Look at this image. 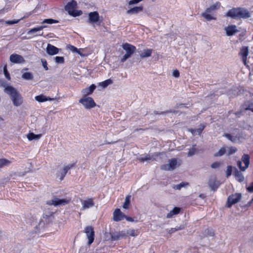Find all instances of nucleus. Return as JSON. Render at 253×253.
Returning a JSON list of instances; mask_svg holds the SVG:
<instances>
[{"mask_svg": "<svg viewBox=\"0 0 253 253\" xmlns=\"http://www.w3.org/2000/svg\"><path fill=\"white\" fill-rule=\"evenodd\" d=\"M7 94L10 96L13 105L15 106H19L23 103V98L15 88H8Z\"/></svg>", "mask_w": 253, "mask_h": 253, "instance_id": "1", "label": "nucleus"}, {"mask_svg": "<svg viewBox=\"0 0 253 253\" xmlns=\"http://www.w3.org/2000/svg\"><path fill=\"white\" fill-rule=\"evenodd\" d=\"M220 6L219 2L211 5L209 7L207 8L204 12L201 14L202 16L205 18L207 21L211 20H216V18L212 16V13L214 11L218 9Z\"/></svg>", "mask_w": 253, "mask_h": 253, "instance_id": "2", "label": "nucleus"}, {"mask_svg": "<svg viewBox=\"0 0 253 253\" xmlns=\"http://www.w3.org/2000/svg\"><path fill=\"white\" fill-rule=\"evenodd\" d=\"M122 46L123 49L126 52V53L121 59V62L124 63L133 55L135 52L136 47L134 45L128 43L123 44Z\"/></svg>", "mask_w": 253, "mask_h": 253, "instance_id": "3", "label": "nucleus"}, {"mask_svg": "<svg viewBox=\"0 0 253 253\" xmlns=\"http://www.w3.org/2000/svg\"><path fill=\"white\" fill-rule=\"evenodd\" d=\"M181 163V161L180 159L172 158L169 160L168 164L162 165L161 169L164 170L172 171L179 167Z\"/></svg>", "mask_w": 253, "mask_h": 253, "instance_id": "4", "label": "nucleus"}, {"mask_svg": "<svg viewBox=\"0 0 253 253\" xmlns=\"http://www.w3.org/2000/svg\"><path fill=\"white\" fill-rule=\"evenodd\" d=\"M71 200L70 199H60L56 197H54L51 200L46 202V204L49 206H54L55 207L65 206L68 204Z\"/></svg>", "mask_w": 253, "mask_h": 253, "instance_id": "5", "label": "nucleus"}, {"mask_svg": "<svg viewBox=\"0 0 253 253\" xmlns=\"http://www.w3.org/2000/svg\"><path fill=\"white\" fill-rule=\"evenodd\" d=\"M54 214V212L53 211H49L48 209L45 210L42 217L41 219L39 225L42 226L45 223L50 222L53 218Z\"/></svg>", "mask_w": 253, "mask_h": 253, "instance_id": "6", "label": "nucleus"}, {"mask_svg": "<svg viewBox=\"0 0 253 253\" xmlns=\"http://www.w3.org/2000/svg\"><path fill=\"white\" fill-rule=\"evenodd\" d=\"M79 102L86 109L93 108L96 105L95 102L90 97H84L79 100Z\"/></svg>", "mask_w": 253, "mask_h": 253, "instance_id": "7", "label": "nucleus"}, {"mask_svg": "<svg viewBox=\"0 0 253 253\" xmlns=\"http://www.w3.org/2000/svg\"><path fill=\"white\" fill-rule=\"evenodd\" d=\"M242 195L240 193H236L229 196L227 199V207L230 208L232 205L237 203L241 199Z\"/></svg>", "mask_w": 253, "mask_h": 253, "instance_id": "8", "label": "nucleus"}, {"mask_svg": "<svg viewBox=\"0 0 253 253\" xmlns=\"http://www.w3.org/2000/svg\"><path fill=\"white\" fill-rule=\"evenodd\" d=\"M85 233L88 239V244L90 245L94 241V232L93 228L91 226H88L85 228Z\"/></svg>", "mask_w": 253, "mask_h": 253, "instance_id": "9", "label": "nucleus"}, {"mask_svg": "<svg viewBox=\"0 0 253 253\" xmlns=\"http://www.w3.org/2000/svg\"><path fill=\"white\" fill-rule=\"evenodd\" d=\"M239 54L242 57V60L245 66H248L247 63V58L249 54L248 47L246 46H243L241 48Z\"/></svg>", "mask_w": 253, "mask_h": 253, "instance_id": "10", "label": "nucleus"}, {"mask_svg": "<svg viewBox=\"0 0 253 253\" xmlns=\"http://www.w3.org/2000/svg\"><path fill=\"white\" fill-rule=\"evenodd\" d=\"M9 60L13 63H23L25 62L24 58L20 55L14 53L10 56Z\"/></svg>", "mask_w": 253, "mask_h": 253, "instance_id": "11", "label": "nucleus"}, {"mask_svg": "<svg viewBox=\"0 0 253 253\" xmlns=\"http://www.w3.org/2000/svg\"><path fill=\"white\" fill-rule=\"evenodd\" d=\"M77 5V2L74 0H72L67 4L65 7V9L68 12L70 15H74L73 10L76 8Z\"/></svg>", "mask_w": 253, "mask_h": 253, "instance_id": "12", "label": "nucleus"}, {"mask_svg": "<svg viewBox=\"0 0 253 253\" xmlns=\"http://www.w3.org/2000/svg\"><path fill=\"white\" fill-rule=\"evenodd\" d=\"M239 7L238 8H232L230 9L225 14L227 17H230L233 19H239Z\"/></svg>", "mask_w": 253, "mask_h": 253, "instance_id": "13", "label": "nucleus"}, {"mask_svg": "<svg viewBox=\"0 0 253 253\" xmlns=\"http://www.w3.org/2000/svg\"><path fill=\"white\" fill-rule=\"evenodd\" d=\"M224 30L227 36H231L235 35L239 32V30L237 29V26L235 25L228 26L225 28Z\"/></svg>", "mask_w": 253, "mask_h": 253, "instance_id": "14", "label": "nucleus"}, {"mask_svg": "<svg viewBox=\"0 0 253 253\" xmlns=\"http://www.w3.org/2000/svg\"><path fill=\"white\" fill-rule=\"evenodd\" d=\"M125 215L121 212L119 209H117L113 213V219L115 221H119L125 218Z\"/></svg>", "mask_w": 253, "mask_h": 253, "instance_id": "15", "label": "nucleus"}, {"mask_svg": "<svg viewBox=\"0 0 253 253\" xmlns=\"http://www.w3.org/2000/svg\"><path fill=\"white\" fill-rule=\"evenodd\" d=\"M239 19H246L251 17L250 12L246 9L239 7Z\"/></svg>", "mask_w": 253, "mask_h": 253, "instance_id": "16", "label": "nucleus"}, {"mask_svg": "<svg viewBox=\"0 0 253 253\" xmlns=\"http://www.w3.org/2000/svg\"><path fill=\"white\" fill-rule=\"evenodd\" d=\"M99 19V14L97 11H94L89 13L88 20L89 22L93 24L98 21Z\"/></svg>", "mask_w": 253, "mask_h": 253, "instance_id": "17", "label": "nucleus"}, {"mask_svg": "<svg viewBox=\"0 0 253 253\" xmlns=\"http://www.w3.org/2000/svg\"><path fill=\"white\" fill-rule=\"evenodd\" d=\"M96 88V86L94 84H92L88 87H86L85 88L83 89L81 91V93L84 97H87L86 96L88 95H90L92 94L93 91Z\"/></svg>", "mask_w": 253, "mask_h": 253, "instance_id": "18", "label": "nucleus"}, {"mask_svg": "<svg viewBox=\"0 0 253 253\" xmlns=\"http://www.w3.org/2000/svg\"><path fill=\"white\" fill-rule=\"evenodd\" d=\"M219 185V183L217 181L214 177H211L209 181V186L212 190L215 191Z\"/></svg>", "mask_w": 253, "mask_h": 253, "instance_id": "19", "label": "nucleus"}, {"mask_svg": "<svg viewBox=\"0 0 253 253\" xmlns=\"http://www.w3.org/2000/svg\"><path fill=\"white\" fill-rule=\"evenodd\" d=\"M59 49L50 44H48L46 47V52L50 55L56 54L58 53Z\"/></svg>", "mask_w": 253, "mask_h": 253, "instance_id": "20", "label": "nucleus"}, {"mask_svg": "<svg viewBox=\"0 0 253 253\" xmlns=\"http://www.w3.org/2000/svg\"><path fill=\"white\" fill-rule=\"evenodd\" d=\"M83 204L82 210H84L86 209H88L94 206V202L93 199H88L82 201Z\"/></svg>", "mask_w": 253, "mask_h": 253, "instance_id": "21", "label": "nucleus"}, {"mask_svg": "<svg viewBox=\"0 0 253 253\" xmlns=\"http://www.w3.org/2000/svg\"><path fill=\"white\" fill-rule=\"evenodd\" d=\"M234 175L236 178L240 182H243L244 181L245 178L243 173L241 171H239L236 168H234Z\"/></svg>", "mask_w": 253, "mask_h": 253, "instance_id": "22", "label": "nucleus"}, {"mask_svg": "<svg viewBox=\"0 0 253 253\" xmlns=\"http://www.w3.org/2000/svg\"><path fill=\"white\" fill-rule=\"evenodd\" d=\"M242 161L245 164V169H243V171H245L250 165V156L248 154H244L242 157Z\"/></svg>", "mask_w": 253, "mask_h": 253, "instance_id": "23", "label": "nucleus"}, {"mask_svg": "<svg viewBox=\"0 0 253 253\" xmlns=\"http://www.w3.org/2000/svg\"><path fill=\"white\" fill-rule=\"evenodd\" d=\"M35 99L36 101H37L39 102H43L48 101V100L52 101L54 99L49 98V97H46L44 95H43L42 94H41L40 95L36 96L35 97Z\"/></svg>", "mask_w": 253, "mask_h": 253, "instance_id": "24", "label": "nucleus"}, {"mask_svg": "<svg viewBox=\"0 0 253 253\" xmlns=\"http://www.w3.org/2000/svg\"><path fill=\"white\" fill-rule=\"evenodd\" d=\"M152 53V49H145L140 54V58L142 59V58L150 57L151 56Z\"/></svg>", "mask_w": 253, "mask_h": 253, "instance_id": "25", "label": "nucleus"}, {"mask_svg": "<svg viewBox=\"0 0 253 253\" xmlns=\"http://www.w3.org/2000/svg\"><path fill=\"white\" fill-rule=\"evenodd\" d=\"M205 127V125H201L197 129H191L189 130V131L192 133V134H199L200 135L203 129Z\"/></svg>", "mask_w": 253, "mask_h": 253, "instance_id": "26", "label": "nucleus"}, {"mask_svg": "<svg viewBox=\"0 0 253 253\" xmlns=\"http://www.w3.org/2000/svg\"><path fill=\"white\" fill-rule=\"evenodd\" d=\"M46 27V26L42 25L39 27H36V28L31 29L27 32V34L28 35H32L38 31H40L43 30L44 28H45Z\"/></svg>", "mask_w": 253, "mask_h": 253, "instance_id": "27", "label": "nucleus"}, {"mask_svg": "<svg viewBox=\"0 0 253 253\" xmlns=\"http://www.w3.org/2000/svg\"><path fill=\"white\" fill-rule=\"evenodd\" d=\"M42 137V134H35L33 132H30L27 135L28 139L30 141L33 140H38Z\"/></svg>", "mask_w": 253, "mask_h": 253, "instance_id": "28", "label": "nucleus"}, {"mask_svg": "<svg viewBox=\"0 0 253 253\" xmlns=\"http://www.w3.org/2000/svg\"><path fill=\"white\" fill-rule=\"evenodd\" d=\"M180 209L177 207H174L172 210L170 211L167 215V218H171L174 215L179 213Z\"/></svg>", "mask_w": 253, "mask_h": 253, "instance_id": "29", "label": "nucleus"}, {"mask_svg": "<svg viewBox=\"0 0 253 253\" xmlns=\"http://www.w3.org/2000/svg\"><path fill=\"white\" fill-rule=\"evenodd\" d=\"M143 7L141 6H136L131 8L127 11V14H136L139 12L142 11Z\"/></svg>", "mask_w": 253, "mask_h": 253, "instance_id": "30", "label": "nucleus"}, {"mask_svg": "<svg viewBox=\"0 0 253 253\" xmlns=\"http://www.w3.org/2000/svg\"><path fill=\"white\" fill-rule=\"evenodd\" d=\"M0 86L4 88V91L7 94L8 92V91H7L8 88H14L12 86L8 85L5 82L2 80H0Z\"/></svg>", "mask_w": 253, "mask_h": 253, "instance_id": "31", "label": "nucleus"}, {"mask_svg": "<svg viewBox=\"0 0 253 253\" xmlns=\"http://www.w3.org/2000/svg\"><path fill=\"white\" fill-rule=\"evenodd\" d=\"M11 164V161L5 159H0V169L5 166H8Z\"/></svg>", "mask_w": 253, "mask_h": 253, "instance_id": "32", "label": "nucleus"}, {"mask_svg": "<svg viewBox=\"0 0 253 253\" xmlns=\"http://www.w3.org/2000/svg\"><path fill=\"white\" fill-rule=\"evenodd\" d=\"M22 78L25 80H32L33 76L31 72H25L22 74Z\"/></svg>", "mask_w": 253, "mask_h": 253, "instance_id": "33", "label": "nucleus"}, {"mask_svg": "<svg viewBox=\"0 0 253 253\" xmlns=\"http://www.w3.org/2000/svg\"><path fill=\"white\" fill-rule=\"evenodd\" d=\"M74 166V164H72L70 165H68L65 166L63 170V172H61L62 176L60 178L61 180H62L65 176V174L67 173L68 170H69L72 167H73Z\"/></svg>", "mask_w": 253, "mask_h": 253, "instance_id": "34", "label": "nucleus"}, {"mask_svg": "<svg viewBox=\"0 0 253 253\" xmlns=\"http://www.w3.org/2000/svg\"><path fill=\"white\" fill-rule=\"evenodd\" d=\"M131 196L127 195L125 198V201L123 204V207L124 209H127L130 205Z\"/></svg>", "mask_w": 253, "mask_h": 253, "instance_id": "35", "label": "nucleus"}, {"mask_svg": "<svg viewBox=\"0 0 253 253\" xmlns=\"http://www.w3.org/2000/svg\"><path fill=\"white\" fill-rule=\"evenodd\" d=\"M113 83L111 79H108L99 83V85L102 86L103 88L106 87L108 85L112 84Z\"/></svg>", "mask_w": 253, "mask_h": 253, "instance_id": "36", "label": "nucleus"}, {"mask_svg": "<svg viewBox=\"0 0 253 253\" xmlns=\"http://www.w3.org/2000/svg\"><path fill=\"white\" fill-rule=\"evenodd\" d=\"M58 23V21L56 20H54L53 19H45L43 20L42 22V24H52L54 23Z\"/></svg>", "mask_w": 253, "mask_h": 253, "instance_id": "37", "label": "nucleus"}, {"mask_svg": "<svg viewBox=\"0 0 253 253\" xmlns=\"http://www.w3.org/2000/svg\"><path fill=\"white\" fill-rule=\"evenodd\" d=\"M184 228H185V226L184 225H181L177 227L171 228L170 229H169V234H172V233L176 232V231L182 230V229H184Z\"/></svg>", "mask_w": 253, "mask_h": 253, "instance_id": "38", "label": "nucleus"}, {"mask_svg": "<svg viewBox=\"0 0 253 253\" xmlns=\"http://www.w3.org/2000/svg\"><path fill=\"white\" fill-rule=\"evenodd\" d=\"M188 184H189L187 182H182L179 184L174 185L173 188L176 190H180L182 187L187 186Z\"/></svg>", "mask_w": 253, "mask_h": 253, "instance_id": "39", "label": "nucleus"}, {"mask_svg": "<svg viewBox=\"0 0 253 253\" xmlns=\"http://www.w3.org/2000/svg\"><path fill=\"white\" fill-rule=\"evenodd\" d=\"M110 235V239L112 241H116L121 239L119 233L114 234H109Z\"/></svg>", "mask_w": 253, "mask_h": 253, "instance_id": "40", "label": "nucleus"}, {"mask_svg": "<svg viewBox=\"0 0 253 253\" xmlns=\"http://www.w3.org/2000/svg\"><path fill=\"white\" fill-rule=\"evenodd\" d=\"M226 152V149L224 147L221 148L217 152L215 153V157H220L223 155Z\"/></svg>", "mask_w": 253, "mask_h": 253, "instance_id": "41", "label": "nucleus"}, {"mask_svg": "<svg viewBox=\"0 0 253 253\" xmlns=\"http://www.w3.org/2000/svg\"><path fill=\"white\" fill-rule=\"evenodd\" d=\"M55 62L57 64H63L64 62V58L61 56H56L54 58Z\"/></svg>", "mask_w": 253, "mask_h": 253, "instance_id": "42", "label": "nucleus"}, {"mask_svg": "<svg viewBox=\"0 0 253 253\" xmlns=\"http://www.w3.org/2000/svg\"><path fill=\"white\" fill-rule=\"evenodd\" d=\"M138 160L140 162H143L144 161H147L151 160H152V158H151L149 155H147V156H145V157H140L138 158Z\"/></svg>", "mask_w": 253, "mask_h": 253, "instance_id": "43", "label": "nucleus"}, {"mask_svg": "<svg viewBox=\"0 0 253 253\" xmlns=\"http://www.w3.org/2000/svg\"><path fill=\"white\" fill-rule=\"evenodd\" d=\"M3 72H4V74L5 75V78L8 80H10V75H9V74L8 73V72L7 70V66L6 65H5L3 67Z\"/></svg>", "mask_w": 253, "mask_h": 253, "instance_id": "44", "label": "nucleus"}, {"mask_svg": "<svg viewBox=\"0 0 253 253\" xmlns=\"http://www.w3.org/2000/svg\"><path fill=\"white\" fill-rule=\"evenodd\" d=\"M127 236L128 235L134 237L136 235L135 230L134 229H129L126 230Z\"/></svg>", "mask_w": 253, "mask_h": 253, "instance_id": "45", "label": "nucleus"}, {"mask_svg": "<svg viewBox=\"0 0 253 253\" xmlns=\"http://www.w3.org/2000/svg\"><path fill=\"white\" fill-rule=\"evenodd\" d=\"M237 151V149L235 147H231L229 148L228 151V155H230L232 154L236 153Z\"/></svg>", "mask_w": 253, "mask_h": 253, "instance_id": "46", "label": "nucleus"}, {"mask_svg": "<svg viewBox=\"0 0 253 253\" xmlns=\"http://www.w3.org/2000/svg\"><path fill=\"white\" fill-rule=\"evenodd\" d=\"M232 167L231 166H228L227 167V170L226 171L227 177H228L229 176L231 175V173H232Z\"/></svg>", "mask_w": 253, "mask_h": 253, "instance_id": "47", "label": "nucleus"}, {"mask_svg": "<svg viewBox=\"0 0 253 253\" xmlns=\"http://www.w3.org/2000/svg\"><path fill=\"white\" fill-rule=\"evenodd\" d=\"M169 113L177 114L178 113V111H175L174 110H167V111H165L161 112L160 114H162V115H166V114H167L168 113Z\"/></svg>", "mask_w": 253, "mask_h": 253, "instance_id": "48", "label": "nucleus"}, {"mask_svg": "<svg viewBox=\"0 0 253 253\" xmlns=\"http://www.w3.org/2000/svg\"><path fill=\"white\" fill-rule=\"evenodd\" d=\"M41 62L42 63V66L45 70L47 71L48 70V67H47V63L45 59H42L41 60Z\"/></svg>", "mask_w": 253, "mask_h": 253, "instance_id": "49", "label": "nucleus"}, {"mask_svg": "<svg viewBox=\"0 0 253 253\" xmlns=\"http://www.w3.org/2000/svg\"><path fill=\"white\" fill-rule=\"evenodd\" d=\"M225 136L232 142H235L236 138L231 136L230 134L226 133Z\"/></svg>", "mask_w": 253, "mask_h": 253, "instance_id": "50", "label": "nucleus"}, {"mask_svg": "<svg viewBox=\"0 0 253 253\" xmlns=\"http://www.w3.org/2000/svg\"><path fill=\"white\" fill-rule=\"evenodd\" d=\"M118 233L121 238L127 236L126 230H123Z\"/></svg>", "mask_w": 253, "mask_h": 253, "instance_id": "51", "label": "nucleus"}, {"mask_svg": "<svg viewBox=\"0 0 253 253\" xmlns=\"http://www.w3.org/2000/svg\"><path fill=\"white\" fill-rule=\"evenodd\" d=\"M20 20H10L7 21L6 22V24L8 25H12L14 24H16L19 22Z\"/></svg>", "mask_w": 253, "mask_h": 253, "instance_id": "52", "label": "nucleus"}, {"mask_svg": "<svg viewBox=\"0 0 253 253\" xmlns=\"http://www.w3.org/2000/svg\"><path fill=\"white\" fill-rule=\"evenodd\" d=\"M195 153V149L194 148H192L189 150V151L187 154V156L188 157H191L194 155Z\"/></svg>", "mask_w": 253, "mask_h": 253, "instance_id": "53", "label": "nucleus"}, {"mask_svg": "<svg viewBox=\"0 0 253 253\" xmlns=\"http://www.w3.org/2000/svg\"><path fill=\"white\" fill-rule=\"evenodd\" d=\"M220 166V164L218 162H214L213 163H212L211 165V167L212 168V169H216L218 167H219Z\"/></svg>", "mask_w": 253, "mask_h": 253, "instance_id": "54", "label": "nucleus"}, {"mask_svg": "<svg viewBox=\"0 0 253 253\" xmlns=\"http://www.w3.org/2000/svg\"><path fill=\"white\" fill-rule=\"evenodd\" d=\"M242 161H238L237 162V166H238V167L240 168V170L241 171H243V170L242 169H245V167H242Z\"/></svg>", "mask_w": 253, "mask_h": 253, "instance_id": "55", "label": "nucleus"}, {"mask_svg": "<svg viewBox=\"0 0 253 253\" xmlns=\"http://www.w3.org/2000/svg\"><path fill=\"white\" fill-rule=\"evenodd\" d=\"M247 190L250 193H253V182H252L250 186L247 188Z\"/></svg>", "mask_w": 253, "mask_h": 253, "instance_id": "56", "label": "nucleus"}, {"mask_svg": "<svg viewBox=\"0 0 253 253\" xmlns=\"http://www.w3.org/2000/svg\"><path fill=\"white\" fill-rule=\"evenodd\" d=\"M172 76L175 78H178L179 76V72L178 70H174L172 73Z\"/></svg>", "mask_w": 253, "mask_h": 253, "instance_id": "57", "label": "nucleus"}, {"mask_svg": "<svg viewBox=\"0 0 253 253\" xmlns=\"http://www.w3.org/2000/svg\"><path fill=\"white\" fill-rule=\"evenodd\" d=\"M139 2V0H131L129 1V4H134L138 3Z\"/></svg>", "mask_w": 253, "mask_h": 253, "instance_id": "58", "label": "nucleus"}, {"mask_svg": "<svg viewBox=\"0 0 253 253\" xmlns=\"http://www.w3.org/2000/svg\"><path fill=\"white\" fill-rule=\"evenodd\" d=\"M71 46V50L74 52H79L78 49L76 47H75L73 46Z\"/></svg>", "mask_w": 253, "mask_h": 253, "instance_id": "59", "label": "nucleus"}, {"mask_svg": "<svg viewBox=\"0 0 253 253\" xmlns=\"http://www.w3.org/2000/svg\"><path fill=\"white\" fill-rule=\"evenodd\" d=\"M125 218H126L128 221L133 222L134 221V220L131 217H127L126 215Z\"/></svg>", "mask_w": 253, "mask_h": 253, "instance_id": "60", "label": "nucleus"}, {"mask_svg": "<svg viewBox=\"0 0 253 253\" xmlns=\"http://www.w3.org/2000/svg\"><path fill=\"white\" fill-rule=\"evenodd\" d=\"M235 114V115L236 116L239 117L241 115L242 112H241V111L240 112H236Z\"/></svg>", "mask_w": 253, "mask_h": 253, "instance_id": "61", "label": "nucleus"}, {"mask_svg": "<svg viewBox=\"0 0 253 253\" xmlns=\"http://www.w3.org/2000/svg\"><path fill=\"white\" fill-rule=\"evenodd\" d=\"M154 113L155 114V115H161L162 114H160V113H159L158 111H154Z\"/></svg>", "mask_w": 253, "mask_h": 253, "instance_id": "62", "label": "nucleus"}, {"mask_svg": "<svg viewBox=\"0 0 253 253\" xmlns=\"http://www.w3.org/2000/svg\"><path fill=\"white\" fill-rule=\"evenodd\" d=\"M183 105H184V104H180L178 105L176 107V108H179L180 106H183Z\"/></svg>", "mask_w": 253, "mask_h": 253, "instance_id": "63", "label": "nucleus"}, {"mask_svg": "<svg viewBox=\"0 0 253 253\" xmlns=\"http://www.w3.org/2000/svg\"><path fill=\"white\" fill-rule=\"evenodd\" d=\"M246 110H251L252 112H253V108L251 109L250 108H247L246 109Z\"/></svg>", "mask_w": 253, "mask_h": 253, "instance_id": "64", "label": "nucleus"}]
</instances>
